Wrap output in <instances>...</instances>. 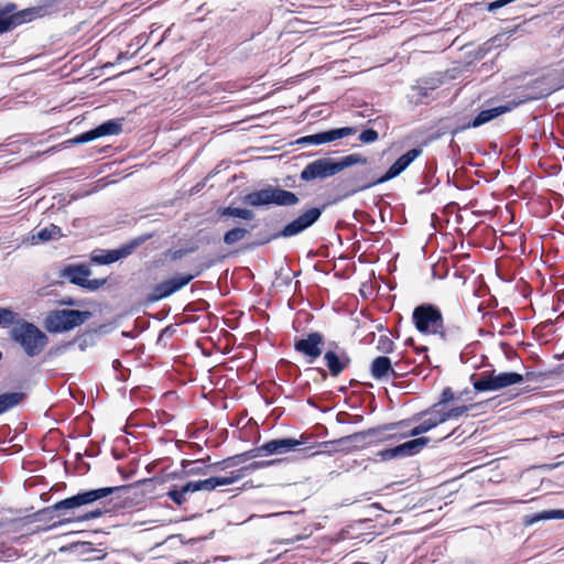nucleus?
Returning a JSON list of instances; mask_svg holds the SVG:
<instances>
[{
    "label": "nucleus",
    "mask_w": 564,
    "mask_h": 564,
    "mask_svg": "<svg viewBox=\"0 0 564 564\" xmlns=\"http://www.w3.org/2000/svg\"><path fill=\"white\" fill-rule=\"evenodd\" d=\"M63 236L62 230L56 225H50L48 227H44L37 231H32L30 235L23 240V242H28L32 246L37 245L40 242H47L51 240H57Z\"/></svg>",
    "instance_id": "obj_21"
},
{
    "label": "nucleus",
    "mask_w": 564,
    "mask_h": 564,
    "mask_svg": "<svg viewBox=\"0 0 564 564\" xmlns=\"http://www.w3.org/2000/svg\"><path fill=\"white\" fill-rule=\"evenodd\" d=\"M131 488L128 486H115V487H104L98 489H91L84 492H79L73 497L66 498L56 502L51 507L53 511H64L74 508H78L84 505L93 503L97 500L108 497L109 495L117 492H127Z\"/></svg>",
    "instance_id": "obj_6"
},
{
    "label": "nucleus",
    "mask_w": 564,
    "mask_h": 564,
    "mask_svg": "<svg viewBox=\"0 0 564 564\" xmlns=\"http://www.w3.org/2000/svg\"><path fill=\"white\" fill-rule=\"evenodd\" d=\"M476 391H498L503 388L518 384L524 381V377L518 372H499L495 370L484 371L478 377H470Z\"/></svg>",
    "instance_id": "obj_5"
},
{
    "label": "nucleus",
    "mask_w": 564,
    "mask_h": 564,
    "mask_svg": "<svg viewBox=\"0 0 564 564\" xmlns=\"http://www.w3.org/2000/svg\"><path fill=\"white\" fill-rule=\"evenodd\" d=\"M64 278L70 283L89 291H96L106 283V279H88L90 270L86 264H70L63 270Z\"/></svg>",
    "instance_id": "obj_11"
},
{
    "label": "nucleus",
    "mask_w": 564,
    "mask_h": 564,
    "mask_svg": "<svg viewBox=\"0 0 564 564\" xmlns=\"http://www.w3.org/2000/svg\"><path fill=\"white\" fill-rule=\"evenodd\" d=\"M551 519H564V510L563 509H554L549 511H542L540 513H535L531 517L525 518V524H533L541 520H551Z\"/></svg>",
    "instance_id": "obj_29"
},
{
    "label": "nucleus",
    "mask_w": 564,
    "mask_h": 564,
    "mask_svg": "<svg viewBox=\"0 0 564 564\" xmlns=\"http://www.w3.org/2000/svg\"><path fill=\"white\" fill-rule=\"evenodd\" d=\"M420 149H411L403 155H401L387 171L384 175L375 180H368L365 174L357 176V181L359 182L358 186L351 191V194H355L359 191L368 189L375 185L382 184L388 182L397 176H399L420 154Z\"/></svg>",
    "instance_id": "obj_8"
},
{
    "label": "nucleus",
    "mask_w": 564,
    "mask_h": 564,
    "mask_svg": "<svg viewBox=\"0 0 564 564\" xmlns=\"http://www.w3.org/2000/svg\"><path fill=\"white\" fill-rule=\"evenodd\" d=\"M307 438L302 435L300 440L295 438H276L271 440L262 445V449H264V454L274 455V454H283L291 451H296L299 446L306 445Z\"/></svg>",
    "instance_id": "obj_16"
},
{
    "label": "nucleus",
    "mask_w": 564,
    "mask_h": 564,
    "mask_svg": "<svg viewBox=\"0 0 564 564\" xmlns=\"http://www.w3.org/2000/svg\"><path fill=\"white\" fill-rule=\"evenodd\" d=\"M91 260L98 264H110L118 261V256L115 250H96Z\"/></svg>",
    "instance_id": "obj_31"
},
{
    "label": "nucleus",
    "mask_w": 564,
    "mask_h": 564,
    "mask_svg": "<svg viewBox=\"0 0 564 564\" xmlns=\"http://www.w3.org/2000/svg\"><path fill=\"white\" fill-rule=\"evenodd\" d=\"M455 400V394L453 390L449 387H446L443 389L440 400L436 404H434L435 408L442 409L441 406Z\"/></svg>",
    "instance_id": "obj_39"
},
{
    "label": "nucleus",
    "mask_w": 564,
    "mask_h": 564,
    "mask_svg": "<svg viewBox=\"0 0 564 564\" xmlns=\"http://www.w3.org/2000/svg\"><path fill=\"white\" fill-rule=\"evenodd\" d=\"M393 343L386 336H381L378 341V349L383 352H390L392 350Z\"/></svg>",
    "instance_id": "obj_42"
},
{
    "label": "nucleus",
    "mask_w": 564,
    "mask_h": 564,
    "mask_svg": "<svg viewBox=\"0 0 564 564\" xmlns=\"http://www.w3.org/2000/svg\"><path fill=\"white\" fill-rule=\"evenodd\" d=\"M218 215L220 217H234V218H240L243 220H252L254 218L253 210L248 209V208L231 207V206L219 208Z\"/></svg>",
    "instance_id": "obj_26"
},
{
    "label": "nucleus",
    "mask_w": 564,
    "mask_h": 564,
    "mask_svg": "<svg viewBox=\"0 0 564 564\" xmlns=\"http://www.w3.org/2000/svg\"><path fill=\"white\" fill-rule=\"evenodd\" d=\"M416 329L422 334L440 335L445 340L443 315L438 307L433 304H422L414 308L412 314Z\"/></svg>",
    "instance_id": "obj_4"
},
{
    "label": "nucleus",
    "mask_w": 564,
    "mask_h": 564,
    "mask_svg": "<svg viewBox=\"0 0 564 564\" xmlns=\"http://www.w3.org/2000/svg\"><path fill=\"white\" fill-rule=\"evenodd\" d=\"M394 427L393 424L386 425L383 427L379 429H371L364 432L354 433L348 436L340 437L336 441L332 442H323L319 444V446L327 447L328 445H339L343 446V448H361L366 444V440L369 436H373L377 441H386L389 440L391 436L386 435V431H390Z\"/></svg>",
    "instance_id": "obj_10"
},
{
    "label": "nucleus",
    "mask_w": 564,
    "mask_h": 564,
    "mask_svg": "<svg viewBox=\"0 0 564 564\" xmlns=\"http://www.w3.org/2000/svg\"><path fill=\"white\" fill-rule=\"evenodd\" d=\"M370 371L372 378L379 381H387L401 377V372L393 368L390 358L386 356L375 358L371 362Z\"/></svg>",
    "instance_id": "obj_17"
},
{
    "label": "nucleus",
    "mask_w": 564,
    "mask_h": 564,
    "mask_svg": "<svg viewBox=\"0 0 564 564\" xmlns=\"http://www.w3.org/2000/svg\"><path fill=\"white\" fill-rule=\"evenodd\" d=\"M166 496L177 506H182L187 501L186 495L182 492V489L177 486H173Z\"/></svg>",
    "instance_id": "obj_37"
},
{
    "label": "nucleus",
    "mask_w": 564,
    "mask_h": 564,
    "mask_svg": "<svg viewBox=\"0 0 564 564\" xmlns=\"http://www.w3.org/2000/svg\"><path fill=\"white\" fill-rule=\"evenodd\" d=\"M262 453H264V449H262V445H261L259 447L247 451L242 454L224 459L221 463H217V465L221 464V465H225L226 467L236 466V465H238L240 463H245L249 459L257 458Z\"/></svg>",
    "instance_id": "obj_25"
},
{
    "label": "nucleus",
    "mask_w": 564,
    "mask_h": 564,
    "mask_svg": "<svg viewBox=\"0 0 564 564\" xmlns=\"http://www.w3.org/2000/svg\"><path fill=\"white\" fill-rule=\"evenodd\" d=\"M254 226L247 227H234L225 232L223 241L227 246H234L235 243L246 239Z\"/></svg>",
    "instance_id": "obj_23"
},
{
    "label": "nucleus",
    "mask_w": 564,
    "mask_h": 564,
    "mask_svg": "<svg viewBox=\"0 0 564 564\" xmlns=\"http://www.w3.org/2000/svg\"><path fill=\"white\" fill-rule=\"evenodd\" d=\"M378 138H379V134L373 129H366L359 135V140L362 143H372V142L377 141Z\"/></svg>",
    "instance_id": "obj_40"
},
{
    "label": "nucleus",
    "mask_w": 564,
    "mask_h": 564,
    "mask_svg": "<svg viewBox=\"0 0 564 564\" xmlns=\"http://www.w3.org/2000/svg\"><path fill=\"white\" fill-rule=\"evenodd\" d=\"M324 336L318 332L310 333L306 337L296 339L294 349L313 364L323 352Z\"/></svg>",
    "instance_id": "obj_13"
},
{
    "label": "nucleus",
    "mask_w": 564,
    "mask_h": 564,
    "mask_svg": "<svg viewBox=\"0 0 564 564\" xmlns=\"http://www.w3.org/2000/svg\"><path fill=\"white\" fill-rule=\"evenodd\" d=\"M66 303H67V304H69V305H74V304H75V302H74V301H68V302H66Z\"/></svg>",
    "instance_id": "obj_50"
},
{
    "label": "nucleus",
    "mask_w": 564,
    "mask_h": 564,
    "mask_svg": "<svg viewBox=\"0 0 564 564\" xmlns=\"http://www.w3.org/2000/svg\"><path fill=\"white\" fill-rule=\"evenodd\" d=\"M278 460L275 459H272V460H261V462H253L247 466H243L241 467L240 469H237V470H234V474L235 475H240V479L247 475H250L251 473L258 470V469H261V468H265V467H269V466H272L276 463Z\"/></svg>",
    "instance_id": "obj_30"
},
{
    "label": "nucleus",
    "mask_w": 564,
    "mask_h": 564,
    "mask_svg": "<svg viewBox=\"0 0 564 564\" xmlns=\"http://www.w3.org/2000/svg\"><path fill=\"white\" fill-rule=\"evenodd\" d=\"M91 313L77 310H57L45 318V327L50 333H63L84 324Z\"/></svg>",
    "instance_id": "obj_7"
},
{
    "label": "nucleus",
    "mask_w": 564,
    "mask_h": 564,
    "mask_svg": "<svg viewBox=\"0 0 564 564\" xmlns=\"http://www.w3.org/2000/svg\"><path fill=\"white\" fill-rule=\"evenodd\" d=\"M197 274H184V275H177L173 276L171 279H167V283L170 285V290L173 292V294L184 286H186Z\"/></svg>",
    "instance_id": "obj_34"
},
{
    "label": "nucleus",
    "mask_w": 564,
    "mask_h": 564,
    "mask_svg": "<svg viewBox=\"0 0 564 564\" xmlns=\"http://www.w3.org/2000/svg\"><path fill=\"white\" fill-rule=\"evenodd\" d=\"M101 514H102L101 509L97 508V509H95L93 511H89V512H86L84 514L78 516L77 520H79V521H87V520H90V519L99 518Z\"/></svg>",
    "instance_id": "obj_43"
},
{
    "label": "nucleus",
    "mask_w": 564,
    "mask_h": 564,
    "mask_svg": "<svg viewBox=\"0 0 564 564\" xmlns=\"http://www.w3.org/2000/svg\"><path fill=\"white\" fill-rule=\"evenodd\" d=\"M23 392H8L0 394V414L19 405L24 399Z\"/></svg>",
    "instance_id": "obj_27"
},
{
    "label": "nucleus",
    "mask_w": 564,
    "mask_h": 564,
    "mask_svg": "<svg viewBox=\"0 0 564 564\" xmlns=\"http://www.w3.org/2000/svg\"><path fill=\"white\" fill-rule=\"evenodd\" d=\"M324 361L333 377L339 376L350 364V357L346 351L337 354L334 350H327L324 355Z\"/></svg>",
    "instance_id": "obj_18"
},
{
    "label": "nucleus",
    "mask_w": 564,
    "mask_h": 564,
    "mask_svg": "<svg viewBox=\"0 0 564 564\" xmlns=\"http://www.w3.org/2000/svg\"><path fill=\"white\" fill-rule=\"evenodd\" d=\"M431 91L421 86H413L409 93V99L414 104H425L430 98Z\"/></svg>",
    "instance_id": "obj_35"
},
{
    "label": "nucleus",
    "mask_w": 564,
    "mask_h": 564,
    "mask_svg": "<svg viewBox=\"0 0 564 564\" xmlns=\"http://www.w3.org/2000/svg\"><path fill=\"white\" fill-rule=\"evenodd\" d=\"M417 354H423V359L426 360L429 357L426 355V350L427 348L426 347H421V348H417Z\"/></svg>",
    "instance_id": "obj_46"
},
{
    "label": "nucleus",
    "mask_w": 564,
    "mask_h": 564,
    "mask_svg": "<svg viewBox=\"0 0 564 564\" xmlns=\"http://www.w3.org/2000/svg\"><path fill=\"white\" fill-rule=\"evenodd\" d=\"M243 202L252 207L269 205L288 207L299 204L300 198L295 193L283 189L280 186L268 185L247 194L243 197Z\"/></svg>",
    "instance_id": "obj_3"
},
{
    "label": "nucleus",
    "mask_w": 564,
    "mask_h": 564,
    "mask_svg": "<svg viewBox=\"0 0 564 564\" xmlns=\"http://www.w3.org/2000/svg\"><path fill=\"white\" fill-rule=\"evenodd\" d=\"M182 467L184 474L187 476L206 475L208 469L204 460H183Z\"/></svg>",
    "instance_id": "obj_28"
},
{
    "label": "nucleus",
    "mask_w": 564,
    "mask_h": 564,
    "mask_svg": "<svg viewBox=\"0 0 564 564\" xmlns=\"http://www.w3.org/2000/svg\"><path fill=\"white\" fill-rule=\"evenodd\" d=\"M367 158L358 153L346 155L339 160L330 158L317 159L308 163L301 172V180L311 182L316 178H327L356 164H366Z\"/></svg>",
    "instance_id": "obj_1"
},
{
    "label": "nucleus",
    "mask_w": 564,
    "mask_h": 564,
    "mask_svg": "<svg viewBox=\"0 0 564 564\" xmlns=\"http://www.w3.org/2000/svg\"><path fill=\"white\" fill-rule=\"evenodd\" d=\"M393 368H395L399 372H401V376L403 375L404 369H403L401 362H395Z\"/></svg>",
    "instance_id": "obj_47"
},
{
    "label": "nucleus",
    "mask_w": 564,
    "mask_h": 564,
    "mask_svg": "<svg viewBox=\"0 0 564 564\" xmlns=\"http://www.w3.org/2000/svg\"><path fill=\"white\" fill-rule=\"evenodd\" d=\"M511 109V106H498L491 109L482 110L471 121L463 126L460 129L464 130L467 128H478L485 123H488L500 115L510 111Z\"/></svg>",
    "instance_id": "obj_22"
},
{
    "label": "nucleus",
    "mask_w": 564,
    "mask_h": 564,
    "mask_svg": "<svg viewBox=\"0 0 564 564\" xmlns=\"http://www.w3.org/2000/svg\"><path fill=\"white\" fill-rule=\"evenodd\" d=\"M182 489V492L186 495V498L188 499V495L196 492V486L194 481H188L185 485L180 487Z\"/></svg>",
    "instance_id": "obj_44"
},
{
    "label": "nucleus",
    "mask_w": 564,
    "mask_h": 564,
    "mask_svg": "<svg viewBox=\"0 0 564 564\" xmlns=\"http://www.w3.org/2000/svg\"><path fill=\"white\" fill-rule=\"evenodd\" d=\"M471 408H473V405H459V406L451 408L448 410L440 409L441 421L446 422L448 420L458 419L462 415H464L466 412H468Z\"/></svg>",
    "instance_id": "obj_33"
},
{
    "label": "nucleus",
    "mask_w": 564,
    "mask_h": 564,
    "mask_svg": "<svg viewBox=\"0 0 564 564\" xmlns=\"http://www.w3.org/2000/svg\"><path fill=\"white\" fill-rule=\"evenodd\" d=\"M17 313H14L12 310L7 307H0V326H8L11 324H14L18 322Z\"/></svg>",
    "instance_id": "obj_36"
},
{
    "label": "nucleus",
    "mask_w": 564,
    "mask_h": 564,
    "mask_svg": "<svg viewBox=\"0 0 564 564\" xmlns=\"http://www.w3.org/2000/svg\"><path fill=\"white\" fill-rule=\"evenodd\" d=\"M4 544L0 541V556L4 553Z\"/></svg>",
    "instance_id": "obj_49"
},
{
    "label": "nucleus",
    "mask_w": 564,
    "mask_h": 564,
    "mask_svg": "<svg viewBox=\"0 0 564 564\" xmlns=\"http://www.w3.org/2000/svg\"><path fill=\"white\" fill-rule=\"evenodd\" d=\"M356 132L355 128L344 127L338 129H333L311 135H305L300 138L296 143L302 145H318L328 142H333L335 140L351 135Z\"/></svg>",
    "instance_id": "obj_15"
},
{
    "label": "nucleus",
    "mask_w": 564,
    "mask_h": 564,
    "mask_svg": "<svg viewBox=\"0 0 564 564\" xmlns=\"http://www.w3.org/2000/svg\"><path fill=\"white\" fill-rule=\"evenodd\" d=\"M178 253H181V251L176 252V253L174 254V258H177V257H178Z\"/></svg>",
    "instance_id": "obj_51"
},
{
    "label": "nucleus",
    "mask_w": 564,
    "mask_h": 564,
    "mask_svg": "<svg viewBox=\"0 0 564 564\" xmlns=\"http://www.w3.org/2000/svg\"><path fill=\"white\" fill-rule=\"evenodd\" d=\"M240 479V475H235L234 470L229 476L210 477L203 480H194L197 491H213L217 487L232 485Z\"/></svg>",
    "instance_id": "obj_19"
},
{
    "label": "nucleus",
    "mask_w": 564,
    "mask_h": 564,
    "mask_svg": "<svg viewBox=\"0 0 564 564\" xmlns=\"http://www.w3.org/2000/svg\"><path fill=\"white\" fill-rule=\"evenodd\" d=\"M550 94H551V90L545 91V93H542V94L540 95V97L549 96ZM538 98H539V96H530V97H528V99H538Z\"/></svg>",
    "instance_id": "obj_48"
},
{
    "label": "nucleus",
    "mask_w": 564,
    "mask_h": 564,
    "mask_svg": "<svg viewBox=\"0 0 564 564\" xmlns=\"http://www.w3.org/2000/svg\"><path fill=\"white\" fill-rule=\"evenodd\" d=\"M423 415H426L427 417L424 419L419 425L414 426L410 435L411 436H419L421 434L427 433L432 429L436 427L437 425L444 423V421H441V411L440 409L435 408L434 405L426 410Z\"/></svg>",
    "instance_id": "obj_20"
},
{
    "label": "nucleus",
    "mask_w": 564,
    "mask_h": 564,
    "mask_svg": "<svg viewBox=\"0 0 564 564\" xmlns=\"http://www.w3.org/2000/svg\"><path fill=\"white\" fill-rule=\"evenodd\" d=\"M135 246H137V243L131 242V243L122 246L119 249H115V252L118 256V260L123 259V258L128 257L129 254H131Z\"/></svg>",
    "instance_id": "obj_41"
},
{
    "label": "nucleus",
    "mask_w": 564,
    "mask_h": 564,
    "mask_svg": "<svg viewBox=\"0 0 564 564\" xmlns=\"http://www.w3.org/2000/svg\"><path fill=\"white\" fill-rule=\"evenodd\" d=\"M11 339L19 344L26 356L40 355L48 344L47 335L33 323L20 319L10 330Z\"/></svg>",
    "instance_id": "obj_2"
},
{
    "label": "nucleus",
    "mask_w": 564,
    "mask_h": 564,
    "mask_svg": "<svg viewBox=\"0 0 564 564\" xmlns=\"http://www.w3.org/2000/svg\"><path fill=\"white\" fill-rule=\"evenodd\" d=\"M122 121L123 119H111L105 121L95 129L74 137L68 142L73 144H82L106 135H118L122 132Z\"/></svg>",
    "instance_id": "obj_12"
},
{
    "label": "nucleus",
    "mask_w": 564,
    "mask_h": 564,
    "mask_svg": "<svg viewBox=\"0 0 564 564\" xmlns=\"http://www.w3.org/2000/svg\"><path fill=\"white\" fill-rule=\"evenodd\" d=\"M14 10V3H8L0 9V34L34 18V9H25L13 13Z\"/></svg>",
    "instance_id": "obj_14"
},
{
    "label": "nucleus",
    "mask_w": 564,
    "mask_h": 564,
    "mask_svg": "<svg viewBox=\"0 0 564 564\" xmlns=\"http://www.w3.org/2000/svg\"><path fill=\"white\" fill-rule=\"evenodd\" d=\"M376 457L380 460H390L401 457L399 445L393 448L382 449L376 453Z\"/></svg>",
    "instance_id": "obj_38"
},
{
    "label": "nucleus",
    "mask_w": 564,
    "mask_h": 564,
    "mask_svg": "<svg viewBox=\"0 0 564 564\" xmlns=\"http://www.w3.org/2000/svg\"><path fill=\"white\" fill-rule=\"evenodd\" d=\"M524 377V380L530 381L534 380L536 378V375L534 372H527Z\"/></svg>",
    "instance_id": "obj_45"
},
{
    "label": "nucleus",
    "mask_w": 564,
    "mask_h": 564,
    "mask_svg": "<svg viewBox=\"0 0 564 564\" xmlns=\"http://www.w3.org/2000/svg\"><path fill=\"white\" fill-rule=\"evenodd\" d=\"M429 442V437H417L399 445L401 457L417 454L425 445H427Z\"/></svg>",
    "instance_id": "obj_24"
},
{
    "label": "nucleus",
    "mask_w": 564,
    "mask_h": 564,
    "mask_svg": "<svg viewBox=\"0 0 564 564\" xmlns=\"http://www.w3.org/2000/svg\"><path fill=\"white\" fill-rule=\"evenodd\" d=\"M322 213L323 208L321 207H312L303 212L295 219L286 224L279 232L267 239L265 242H269L271 239L291 238L302 234L319 219ZM262 243H264V241Z\"/></svg>",
    "instance_id": "obj_9"
},
{
    "label": "nucleus",
    "mask_w": 564,
    "mask_h": 564,
    "mask_svg": "<svg viewBox=\"0 0 564 564\" xmlns=\"http://www.w3.org/2000/svg\"><path fill=\"white\" fill-rule=\"evenodd\" d=\"M172 294H173V292L170 290V285H169L167 281L164 280L153 288L151 294L149 295V300L151 302H158V301L163 300Z\"/></svg>",
    "instance_id": "obj_32"
}]
</instances>
